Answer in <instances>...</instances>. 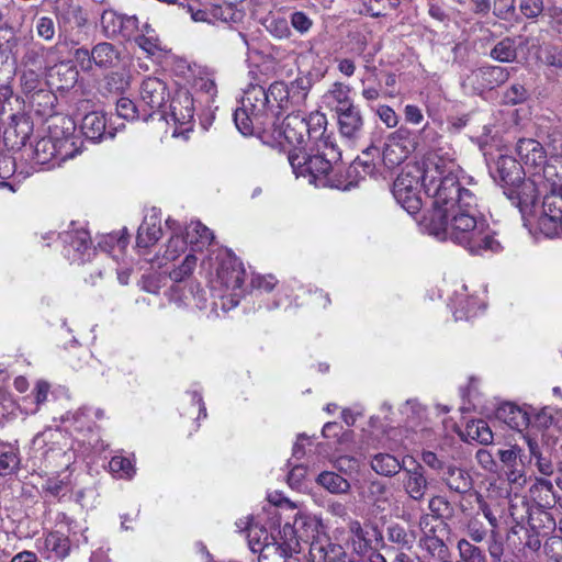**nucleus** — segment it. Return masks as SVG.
<instances>
[{
    "instance_id": "f257e3e1",
    "label": "nucleus",
    "mask_w": 562,
    "mask_h": 562,
    "mask_svg": "<svg viewBox=\"0 0 562 562\" xmlns=\"http://www.w3.org/2000/svg\"><path fill=\"white\" fill-rule=\"evenodd\" d=\"M427 166L423 181L431 200L424 217L428 234L438 240L449 239L474 256L499 252L502 245L477 210L475 194L459 181V166L454 161L438 165L434 159Z\"/></svg>"
},
{
    "instance_id": "f03ea898",
    "label": "nucleus",
    "mask_w": 562,
    "mask_h": 562,
    "mask_svg": "<svg viewBox=\"0 0 562 562\" xmlns=\"http://www.w3.org/2000/svg\"><path fill=\"white\" fill-rule=\"evenodd\" d=\"M341 157L333 139L323 140V145L311 149V153H289V164L297 177H310V182L318 187H330L348 190L351 183L341 186L340 182L331 178L334 164Z\"/></svg>"
},
{
    "instance_id": "7ed1b4c3",
    "label": "nucleus",
    "mask_w": 562,
    "mask_h": 562,
    "mask_svg": "<svg viewBox=\"0 0 562 562\" xmlns=\"http://www.w3.org/2000/svg\"><path fill=\"white\" fill-rule=\"evenodd\" d=\"M492 177L504 188V193L516 205L532 204L537 200V189L531 180L525 179L520 162L508 155H499L490 165Z\"/></svg>"
},
{
    "instance_id": "20e7f679",
    "label": "nucleus",
    "mask_w": 562,
    "mask_h": 562,
    "mask_svg": "<svg viewBox=\"0 0 562 562\" xmlns=\"http://www.w3.org/2000/svg\"><path fill=\"white\" fill-rule=\"evenodd\" d=\"M325 536L322 519L310 513L300 512L292 522H285L278 535L280 555L291 558L302 550V544L324 542Z\"/></svg>"
},
{
    "instance_id": "39448f33",
    "label": "nucleus",
    "mask_w": 562,
    "mask_h": 562,
    "mask_svg": "<svg viewBox=\"0 0 562 562\" xmlns=\"http://www.w3.org/2000/svg\"><path fill=\"white\" fill-rule=\"evenodd\" d=\"M265 138H270V142L265 140L262 137H255L261 144L277 149L279 153H301L306 137V123L305 115L296 112L286 115L280 127L276 126L273 120L272 126H265L262 128Z\"/></svg>"
},
{
    "instance_id": "423d86ee",
    "label": "nucleus",
    "mask_w": 562,
    "mask_h": 562,
    "mask_svg": "<svg viewBox=\"0 0 562 562\" xmlns=\"http://www.w3.org/2000/svg\"><path fill=\"white\" fill-rule=\"evenodd\" d=\"M432 159L437 161L438 165L454 161L452 158H442L437 151L431 153L424 161L423 170H420L418 166H406L393 183L394 199L408 214L414 215L422 209V200L418 195V186L420 183L425 189L423 181L424 175L428 168V162Z\"/></svg>"
},
{
    "instance_id": "0eeeda50",
    "label": "nucleus",
    "mask_w": 562,
    "mask_h": 562,
    "mask_svg": "<svg viewBox=\"0 0 562 562\" xmlns=\"http://www.w3.org/2000/svg\"><path fill=\"white\" fill-rule=\"evenodd\" d=\"M220 263L216 274L221 283L228 291L222 296V308L231 311L236 307L245 296L243 262L231 251H225L220 256Z\"/></svg>"
},
{
    "instance_id": "6e6552de",
    "label": "nucleus",
    "mask_w": 562,
    "mask_h": 562,
    "mask_svg": "<svg viewBox=\"0 0 562 562\" xmlns=\"http://www.w3.org/2000/svg\"><path fill=\"white\" fill-rule=\"evenodd\" d=\"M248 136L262 137L265 140L270 142V138H265L262 128L265 126L273 125L274 114L269 110V98L266 89L260 85H248Z\"/></svg>"
},
{
    "instance_id": "1a4fd4ad",
    "label": "nucleus",
    "mask_w": 562,
    "mask_h": 562,
    "mask_svg": "<svg viewBox=\"0 0 562 562\" xmlns=\"http://www.w3.org/2000/svg\"><path fill=\"white\" fill-rule=\"evenodd\" d=\"M276 521L272 518H266L258 514L256 517H248V547L254 555H257V562H262L272 553L280 551L278 538L274 542L270 530L274 527Z\"/></svg>"
},
{
    "instance_id": "9d476101",
    "label": "nucleus",
    "mask_w": 562,
    "mask_h": 562,
    "mask_svg": "<svg viewBox=\"0 0 562 562\" xmlns=\"http://www.w3.org/2000/svg\"><path fill=\"white\" fill-rule=\"evenodd\" d=\"M509 70L501 66H483L471 70L461 81L462 88L470 94H482L505 83L509 78Z\"/></svg>"
},
{
    "instance_id": "9b49d317",
    "label": "nucleus",
    "mask_w": 562,
    "mask_h": 562,
    "mask_svg": "<svg viewBox=\"0 0 562 562\" xmlns=\"http://www.w3.org/2000/svg\"><path fill=\"white\" fill-rule=\"evenodd\" d=\"M419 146L416 133L402 126L387 137L383 150V161L387 166L398 165Z\"/></svg>"
},
{
    "instance_id": "f8f14e48",
    "label": "nucleus",
    "mask_w": 562,
    "mask_h": 562,
    "mask_svg": "<svg viewBox=\"0 0 562 562\" xmlns=\"http://www.w3.org/2000/svg\"><path fill=\"white\" fill-rule=\"evenodd\" d=\"M139 94L142 105L147 106L149 110V112L143 110L144 121H147L154 113L158 112L169 98L167 85L156 77H147L143 80Z\"/></svg>"
},
{
    "instance_id": "ddd939ff",
    "label": "nucleus",
    "mask_w": 562,
    "mask_h": 562,
    "mask_svg": "<svg viewBox=\"0 0 562 562\" xmlns=\"http://www.w3.org/2000/svg\"><path fill=\"white\" fill-rule=\"evenodd\" d=\"M543 213L539 218V227L548 237L562 236V195L551 193L543 200Z\"/></svg>"
},
{
    "instance_id": "4468645a",
    "label": "nucleus",
    "mask_w": 562,
    "mask_h": 562,
    "mask_svg": "<svg viewBox=\"0 0 562 562\" xmlns=\"http://www.w3.org/2000/svg\"><path fill=\"white\" fill-rule=\"evenodd\" d=\"M33 132V124L25 114H12L3 132L5 146L11 150L22 148Z\"/></svg>"
},
{
    "instance_id": "2eb2a0df",
    "label": "nucleus",
    "mask_w": 562,
    "mask_h": 562,
    "mask_svg": "<svg viewBox=\"0 0 562 562\" xmlns=\"http://www.w3.org/2000/svg\"><path fill=\"white\" fill-rule=\"evenodd\" d=\"M65 251L72 261L85 262L93 252L91 238L86 229L64 232L60 235Z\"/></svg>"
},
{
    "instance_id": "dca6fc26",
    "label": "nucleus",
    "mask_w": 562,
    "mask_h": 562,
    "mask_svg": "<svg viewBox=\"0 0 562 562\" xmlns=\"http://www.w3.org/2000/svg\"><path fill=\"white\" fill-rule=\"evenodd\" d=\"M349 540L353 550L358 553L367 551L375 542L379 544L383 538L375 526H362L357 519H350L348 522Z\"/></svg>"
},
{
    "instance_id": "f3484780",
    "label": "nucleus",
    "mask_w": 562,
    "mask_h": 562,
    "mask_svg": "<svg viewBox=\"0 0 562 562\" xmlns=\"http://www.w3.org/2000/svg\"><path fill=\"white\" fill-rule=\"evenodd\" d=\"M45 75L50 87L57 90H68L78 80V70L69 61L49 63L45 66Z\"/></svg>"
},
{
    "instance_id": "a211bd4d",
    "label": "nucleus",
    "mask_w": 562,
    "mask_h": 562,
    "mask_svg": "<svg viewBox=\"0 0 562 562\" xmlns=\"http://www.w3.org/2000/svg\"><path fill=\"white\" fill-rule=\"evenodd\" d=\"M81 132L85 137L93 143L111 139L115 136L113 128L108 126L106 117L101 112H90L82 117Z\"/></svg>"
},
{
    "instance_id": "6ab92c4d",
    "label": "nucleus",
    "mask_w": 562,
    "mask_h": 562,
    "mask_svg": "<svg viewBox=\"0 0 562 562\" xmlns=\"http://www.w3.org/2000/svg\"><path fill=\"white\" fill-rule=\"evenodd\" d=\"M213 15L227 23L231 29L238 32V35L246 41L245 35V3L244 0H226L223 7L214 9Z\"/></svg>"
},
{
    "instance_id": "aec40b11",
    "label": "nucleus",
    "mask_w": 562,
    "mask_h": 562,
    "mask_svg": "<svg viewBox=\"0 0 562 562\" xmlns=\"http://www.w3.org/2000/svg\"><path fill=\"white\" fill-rule=\"evenodd\" d=\"M101 25L108 37L119 34L128 36L137 29L138 20L136 16H127L112 10H106L101 15Z\"/></svg>"
},
{
    "instance_id": "412c9836",
    "label": "nucleus",
    "mask_w": 562,
    "mask_h": 562,
    "mask_svg": "<svg viewBox=\"0 0 562 562\" xmlns=\"http://www.w3.org/2000/svg\"><path fill=\"white\" fill-rule=\"evenodd\" d=\"M346 110L337 114L339 133L347 140L355 143L362 136L363 116L357 105Z\"/></svg>"
},
{
    "instance_id": "4be33fe9",
    "label": "nucleus",
    "mask_w": 562,
    "mask_h": 562,
    "mask_svg": "<svg viewBox=\"0 0 562 562\" xmlns=\"http://www.w3.org/2000/svg\"><path fill=\"white\" fill-rule=\"evenodd\" d=\"M66 123L67 126L64 127L61 137H59L58 131L56 128L54 130L57 164L74 158L80 153L81 140L74 135L75 124L70 121Z\"/></svg>"
},
{
    "instance_id": "5701e85b",
    "label": "nucleus",
    "mask_w": 562,
    "mask_h": 562,
    "mask_svg": "<svg viewBox=\"0 0 562 562\" xmlns=\"http://www.w3.org/2000/svg\"><path fill=\"white\" fill-rule=\"evenodd\" d=\"M351 87L340 81L334 82L330 88L324 93L322 101L324 105L334 111L336 114L347 111L355 105L350 97Z\"/></svg>"
},
{
    "instance_id": "b1692460",
    "label": "nucleus",
    "mask_w": 562,
    "mask_h": 562,
    "mask_svg": "<svg viewBox=\"0 0 562 562\" xmlns=\"http://www.w3.org/2000/svg\"><path fill=\"white\" fill-rule=\"evenodd\" d=\"M529 407H520L514 403H504L496 411V417L518 431L527 429L530 424Z\"/></svg>"
},
{
    "instance_id": "393cba45",
    "label": "nucleus",
    "mask_w": 562,
    "mask_h": 562,
    "mask_svg": "<svg viewBox=\"0 0 562 562\" xmlns=\"http://www.w3.org/2000/svg\"><path fill=\"white\" fill-rule=\"evenodd\" d=\"M360 497L370 504L376 513L384 512L391 505V494L387 486L378 480L370 481L359 491Z\"/></svg>"
},
{
    "instance_id": "a878e982",
    "label": "nucleus",
    "mask_w": 562,
    "mask_h": 562,
    "mask_svg": "<svg viewBox=\"0 0 562 562\" xmlns=\"http://www.w3.org/2000/svg\"><path fill=\"white\" fill-rule=\"evenodd\" d=\"M402 471L401 481L405 493L414 501L423 499L428 488V481L422 465H416L413 469H403Z\"/></svg>"
},
{
    "instance_id": "bb28decb",
    "label": "nucleus",
    "mask_w": 562,
    "mask_h": 562,
    "mask_svg": "<svg viewBox=\"0 0 562 562\" xmlns=\"http://www.w3.org/2000/svg\"><path fill=\"white\" fill-rule=\"evenodd\" d=\"M169 116L180 126L190 125L193 121V99L188 91L178 92L170 102Z\"/></svg>"
},
{
    "instance_id": "cd10ccee",
    "label": "nucleus",
    "mask_w": 562,
    "mask_h": 562,
    "mask_svg": "<svg viewBox=\"0 0 562 562\" xmlns=\"http://www.w3.org/2000/svg\"><path fill=\"white\" fill-rule=\"evenodd\" d=\"M310 554L314 562H352L340 544L331 543L328 538L324 542H314Z\"/></svg>"
},
{
    "instance_id": "c85d7f7f",
    "label": "nucleus",
    "mask_w": 562,
    "mask_h": 562,
    "mask_svg": "<svg viewBox=\"0 0 562 562\" xmlns=\"http://www.w3.org/2000/svg\"><path fill=\"white\" fill-rule=\"evenodd\" d=\"M162 236L160 226V216L153 211L150 215H146L143 223L138 227L136 245L138 248H148L155 245Z\"/></svg>"
},
{
    "instance_id": "c756f323",
    "label": "nucleus",
    "mask_w": 562,
    "mask_h": 562,
    "mask_svg": "<svg viewBox=\"0 0 562 562\" xmlns=\"http://www.w3.org/2000/svg\"><path fill=\"white\" fill-rule=\"evenodd\" d=\"M516 151L520 161L529 167H540L546 162V151L542 145L532 138L519 139Z\"/></svg>"
},
{
    "instance_id": "7c9ffc66",
    "label": "nucleus",
    "mask_w": 562,
    "mask_h": 562,
    "mask_svg": "<svg viewBox=\"0 0 562 562\" xmlns=\"http://www.w3.org/2000/svg\"><path fill=\"white\" fill-rule=\"evenodd\" d=\"M55 14L58 23V45H68L69 43H74L68 35L67 24L74 19L76 25L81 27L86 24L87 19L82 15V9L78 5L68 7L66 10H61L57 8L55 10Z\"/></svg>"
},
{
    "instance_id": "2f4dec72",
    "label": "nucleus",
    "mask_w": 562,
    "mask_h": 562,
    "mask_svg": "<svg viewBox=\"0 0 562 562\" xmlns=\"http://www.w3.org/2000/svg\"><path fill=\"white\" fill-rule=\"evenodd\" d=\"M166 225L171 231V236L167 243L165 258L167 260H176L186 251L189 239L184 236L182 226L177 221L168 218Z\"/></svg>"
},
{
    "instance_id": "473e14b6",
    "label": "nucleus",
    "mask_w": 562,
    "mask_h": 562,
    "mask_svg": "<svg viewBox=\"0 0 562 562\" xmlns=\"http://www.w3.org/2000/svg\"><path fill=\"white\" fill-rule=\"evenodd\" d=\"M441 477L446 485L457 493H467L472 487V477L468 471L453 464L446 465Z\"/></svg>"
},
{
    "instance_id": "72a5a7b5",
    "label": "nucleus",
    "mask_w": 562,
    "mask_h": 562,
    "mask_svg": "<svg viewBox=\"0 0 562 562\" xmlns=\"http://www.w3.org/2000/svg\"><path fill=\"white\" fill-rule=\"evenodd\" d=\"M530 497L540 508H552L557 495L551 481L537 477L529 488Z\"/></svg>"
},
{
    "instance_id": "f704fd0d",
    "label": "nucleus",
    "mask_w": 562,
    "mask_h": 562,
    "mask_svg": "<svg viewBox=\"0 0 562 562\" xmlns=\"http://www.w3.org/2000/svg\"><path fill=\"white\" fill-rule=\"evenodd\" d=\"M467 291V285L462 284L460 291H456L454 295L451 297V303L454 308L453 315L457 321L468 319L473 316L479 305L477 299L469 296Z\"/></svg>"
},
{
    "instance_id": "c9c22d12",
    "label": "nucleus",
    "mask_w": 562,
    "mask_h": 562,
    "mask_svg": "<svg viewBox=\"0 0 562 562\" xmlns=\"http://www.w3.org/2000/svg\"><path fill=\"white\" fill-rule=\"evenodd\" d=\"M192 251H201L210 246L214 239L213 232L200 221H192L184 229Z\"/></svg>"
},
{
    "instance_id": "e433bc0d",
    "label": "nucleus",
    "mask_w": 562,
    "mask_h": 562,
    "mask_svg": "<svg viewBox=\"0 0 562 562\" xmlns=\"http://www.w3.org/2000/svg\"><path fill=\"white\" fill-rule=\"evenodd\" d=\"M91 55L93 64L99 68H112L120 61V52L109 42L94 45L91 49Z\"/></svg>"
},
{
    "instance_id": "4c0bfd02",
    "label": "nucleus",
    "mask_w": 562,
    "mask_h": 562,
    "mask_svg": "<svg viewBox=\"0 0 562 562\" xmlns=\"http://www.w3.org/2000/svg\"><path fill=\"white\" fill-rule=\"evenodd\" d=\"M306 136L308 140L323 145V140L331 139L330 135H326L327 119L326 115L316 111L305 116Z\"/></svg>"
},
{
    "instance_id": "58836bf2",
    "label": "nucleus",
    "mask_w": 562,
    "mask_h": 562,
    "mask_svg": "<svg viewBox=\"0 0 562 562\" xmlns=\"http://www.w3.org/2000/svg\"><path fill=\"white\" fill-rule=\"evenodd\" d=\"M21 459L18 448L0 441V475L8 476L20 470Z\"/></svg>"
},
{
    "instance_id": "ea45409f",
    "label": "nucleus",
    "mask_w": 562,
    "mask_h": 562,
    "mask_svg": "<svg viewBox=\"0 0 562 562\" xmlns=\"http://www.w3.org/2000/svg\"><path fill=\"white\" fill-rule=\"evenodd\" d=\"M34 159L40 165L57 164L54 130L48 137H43L35 144Z\"/></svg>"
},
{
    "instance_id": "a19ab883",
    "label": "nucleus",
    "mask_w": 562,
    "mask_h": 562,
    "mask_svg": "<svg viewBox=\"0 0 562 562\" xmlns=\"http://www.w3.org/2000/svg\"><path fill=\"white\" fill-rule=\"evenodd\" d=\"M372 470L383 476H394L404 468L400 461L390 453H378L371 460Z\"/></svg>"
},
{
    "instance_id": "79ce46f5",
    "label": "nucleus",
    "mask_w": 562,
    "mask_h": 562,
    "mask_svg": "<svg viewBox=\"0 0 562 562\" xmlns=\"http://www.w3.org/2000/svg\"><path fill=\"white\" fill-rule=\"evenodd\" d=\"M317 483L333 494H346L350 490V483L334 472H322L317 476Z\"/></svg>"
},
{
    "instance_id": "37998d69",
    "label": "nucleus",
    "mask_w": 562,
    "mask_h": 562,
    "mask_svg": "<svg viewBox=\"0 0 562 562\" xmlns=\"http://www.w3.org/2000/svg\"><path fill=\"white\" fill-rule=\"evenodd\" d=\"M44 547L58 559H64L70 550L69 539L60 532H49L45 540Z\"/></svg>"
},
{
    "instance_id": "c03bdc74",
    "label": "nucleus",
    "mask_w": 562,
    "mask_h": 562,
    "mask_svg": "<svg viewBox=\"0 0 562 562\" xmlns=\"http://www.w3.org/2000/svg\"><path fill=\"white\" fill-rule=\"evenodd\" d=\"M268 505L262 508L261 516L266 518H272L276 521L277 510L276 507H288V508H296V504L290 501L288 497L283 495L282 492L273 491L270 492L267 496Z\"/></svg>"
},
{
    "instance_id": "a18cd8bd",
    "label": "nucleus",
    "mask_w": 562,
    "mask_h": 562,
    "mask_svg": "<svg viewBox=\"0 0 562 562\" xmlns=\"http://www.w3.org/2000/svg\"><path fill=\"white\" fill-rule=\"evenodd\" d=\"M447 525L438 517L423 515L419 519L420 537L443 538Z\"/></svg>"
},
{
    "instance_id": "49530a36",
    "label": "nucleus",
    "mask_w": 562,
    "mask_h": 562,
    "mask_svg": "<svg viewBox=\"0 0 562 562\" xmlns=\"http://www.w3.org/2000/svg\"><path fill=\"white\" fill-rule=\"evenodd\" d=\"M58 53V45L52 46V47H41L40 49H30L26 52L24 59L25 63L29 65H37L40 68L42 67L43 59L45 69V66L49 63H53L56 60V55Z\"/></svg>"
},
{
    "instance_id": "de8ad7c7",
    "label": "nucleus",
    "mask_w": 562,
    "mask_h": 562,
    "mask_svg": "<svg viewBox=\"0 0 562 562\" xmlns=\"http://www.w3.org/2000/svg\"><path fill=\"white\" fill-rule=\"evenodd\" d=\"M457 548L460 562H487L484 552L467 539H460Z\"/></svg>"
},
{
    "instance_id": "09e8293b",
    "label": "nucleus",
    "mask_w": 562,
    "mask_h": 562,
    "mask_svg": "<svg viewBox=\"0 0 562 562\" xmlns=\"http://www.w3.org/2000/svg\"><path fill=\"white\" fill-rule=\"evenodd\" d=\"M517 49L514 40L506 37L498 42L491 50V57L501 63H510L515 60Z\"/></svg>"
},
{
    "instance_id": "8fccbe9b",
    "label": "nucleus",
    "mask_w": 562,
    "mask_h": 562,
    "mask_svg": "<svg viewBox=\"0 0 562 562\" xmlns=\"http://www.w3.org/2000/svg\"><path fill=\"white\" fill-rule=\"evenodd\" d=\"M419 547L425 550L434 559H443L449 555V548L445 543L443 538L420 537Z\"/></svg>"
},
{
    "instance_id": "3c124183",
    "label": "nucleus",
    "mask_w": 562,
    "mask_h": 562,
    "mask_svg": "<svg viewBox=\"0 0 562 562\" xmlns=\"http://www.w3.org/2000/svg\"><path fill=\"white\" fill-rule=\"evenodd\" d=\"M128 245V233L126 228L121 229L119 233H111L102 237L98 246L106 252L112 251L117 247L123 251Z\"/></svg>"
},
{
    "instance_id": "603ef678",
    "label": "nucleus",
    "mask_w": 562,
    "mask_h": 562,
    "mask_svg": "<svg viewBox=\"0 0 562 562\" xmlns=\"http://www.w3.org/2000/svg\"><path fill=\"white\" fill-rule=\"evenodd\" d=\"M196 262V257L193 254H188L182 262L169 272V278L173 282H182L193 273Z\"/></svg>"
},
{
    "instance_id": "864d4df0",
    "label": "nucleus",
    "mask_w": 562,
    "mask_h": 562,
    "mask_svg": "<svg viewBox=\"0 0 562 562\" xmlns=\"http://www.w3.org/2000/svg\"><path fill=\"white\" fill-rule=\"evenodd\" d=\"M109 469L119 479H131L135 474L132 461L121 456H114L110 460Z\"/></svg>"
},
{
    "instance_id": "5fc2aeb1",
    "label": "nucleus",
    "mask_w": 562,
    "mask_h": 562,
    "mask_svg": "<svg viewBox=\"0 0 562 562\" xmlns=\"http://www.w3.org/2000/svg\"><path fill=\"white\" fill-rule=\"evenodd\" d=\"M278 281L272 274H259L251 273L250 277V289H248V294H252L254 292L258 293H269L277 285Z\"/></svg>"
},
{
    "instance_id": "6e6d98bb",
    "label": "nucleus",
    "mask_w": 562,
    "mask_h": 562,
    "mask_svg": "<svg viewBox=\"0 0 562 562\" xmlns=\"http://www.w3.org/2000/svg\"><path fill=\"white\" fill-rule=\"evenodd\" d=\"M387 539L401 548H411L414 542V536L408 533L406 529L398 524L391 525L387 528Z\"/></svg>"
},
{
    "instance_id": "4d7b16f0",
    "label": "nucleus",
    "mask_w": 562,
    "mask_h": 562,
    "mask_svg": "<svg viewBox=\"0 0 562 562\" xmlns=\"http://www.w3.org/2000/svg\"><path fill=\"white\" fill-rule=\"evenodd\" d=\"M467 428L469 435L481 443L487 445L493 441V434L484 420H473Z\"/></svg>"
},
{
    "instance_id": "13d9d810",
    "label": "nucleus",
    "mask_w": 562,
    "mask_h": 562,
    "mask_svg": "<svg viewBox=\"0 0 562 562\" xmlns=\"http://www.w3.org/2000/svg\"><path fill=\"white\" fill-rule=\"evenodd\" d=\"M137 46L148 56H154L161 50L160 41L156 34L142 33L135 37Z\"/></svg>"
},
{
    "instance_id": "bf43d9fd",
    "label": "nucleus",
    "mask_w": 562,
    "mask_h": 562,
    "mask_svg": "<svg viewBox=\"0 0 562 562\" xmlns=\"http://www.w3.org/2000/svg\"><path fill=\"white\" fill-rule=\"evenodd\" d=\"M69 484L68 476L63 479L49 477L43 485V491L53 497H61L69 491Z\"/></svg>"
},
{
    "instance_id": "052dcab7",
    "label": "nucleus",
    "mask_w": 562,
    "mask_h": 562,
    "mask_svg": "<svg viewBox=\"0 0 562 562\" xmlns=\"http://www.w3.org/2000/svg\"><path fill=\"white\" fill-rule=\"evenodd\" d=\"M116 113L125 120H135L139 117V110L128 98H120L116 101Z\"/></svg>"
},
{
    "instance_id": "680f3d73",
    "label": "nucleus",
    "mask_w": 562,
    "mask_h": 562,
    "mask_svg": "<svg viewBox=\"0 0 562 562\" xmlns=\"http://www.w3.org/2000/svg\"><path fill=\"white\" fill-rule=\"evenodd\" d=\"M267 30L277 38H286L291 33L288 21L284 18L270 19Z\"/></svg>"
},
{
    "instance_id": "e2e57ef3",
    "label": "nucleus",
    "mask_w": 562,
    "mask_h": 562,
    "mask_svg": "<svg viewBox=\"0 0 562 562\" xmlns=\"http://www.w3.org/2000/svg\"><path fill=\"white\" fill-rule=\"evenodd\" d=\"M465 532L474 542H482L487 535V530L479 519H470L465 526Z\"/></svg>"
},
{
    "instance_id": "0e129e2a",
    "label": "nucleus",
    "mask_w": 562,
    "mask_h": 562,
    "mask_svg": "<svg viewBox=\"0 0 562 562\" xmlns=\"http://www.w3.org/2000/svg\"><path fill=\"white\" fill-rule=\"evenodd\" d=\"M36 32L45 41H52L55 36V23L49 16H41L36 23Z\"/></svg>"
},
{
    "instance_id": "69168bd1",
    "label": "nucleus",
    "mask_w": 562,
    "mask_h": 562,
    "mask_svg": "<svg viewBox=\"0 0 562 562\" xmlns=\"http://www.w3.org/2000/svg\"><path fill=\"white\" fill-rule=\"evenodd\" d=\"M291 25L299 33L305 34L313 26V21L304 12L296 11L291 14Z\"/></svg>"
},
{
    "instance_id": "338daca9",
    "label": "nucleus",
    "mask_w": 562,
    "mask_h": 562,
    "mask_svg": "<svg viewBox=\"0 0 562 562\" xmlns=\"http://www.w3.org/2000/svg\"><path fill=\"white\" fill-rule=\"evenodd\" d=\"M520 11L528 18L538 16L543 10V0H520Z\"/></svg>"
},
{
    "instance_id": "774afa93",
    "label": "nucleus",
    "mask_w": 562,
    "mask_h": 562,
    "mask_svg": "<svg viewBox=\"0 0 562 562\" xmlns=\"http://www.w3.org/2000/svg\"><path fill=\"white\" fill-rule=\"evenodd\" d=\"M417 137L420 138L423 146L431 148L435 146L440 136L437 131L427 123L416 134V138Z\"/></svg>"
}]
</instances>
